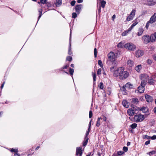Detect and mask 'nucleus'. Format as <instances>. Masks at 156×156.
I'll list each match as a JSON object with an SVG mask.
<instances>
[{
  "mask_svg": "<svg viewBox=\"0 0 156 156\" xmlns=\"http://www.w3.org/2000/svg\"><path fill=\"white\" fill-rule=\"evenodd\" d=\"M148 76L146 74H142L140 76V78L141 80L147 81L148 78Z\"/></svg>",
  "mask_w": 156,
  "mask_h": 156,
  "instance_id": "obj_9",
  "label": "nucleus"
},
{
  "mask_svg": "<svg viewBox=\"0 0 156 156\" xmlns=\"http://www.w3.org/2000/svg\"><path fill=\"white\" fill-rule=\"evenodd\" d=\"M123 153V152L122 151H120L118 152V154L119 155L122 154Z\"/></svg>",
  "mask_w": 156,
  "mask_h": 156,
  "instance_id": "obj_52",
  "label": "nucleus"
},
{
  "mask_svg": "<svg viewBox=\"0 0 156 156\" xmlns=\"http://www.w3.org/2000/svg\"><path fill=\"white\" fill-rule=\"evenodd\" d=\"M92 76L93 77V80L94 81H96V75L94 73H92Z\"/></svg>",
  "mask_w": 156,
  "mask_h": 156,
  "instance_id": "obj_39",
  "label": "nucleus"
},
{
  "mask_svg": "<svg viewBox=\"0 0 156 156\" xmlns=\"http://www.w3.org/2000/svg\"><path fill=\"white\" fill-rule=\"evenodd\" d=\"M85 139H86V140H85V141L84 142L83 144V145L84 146H85L87 144L88 141V138L85 137Z\"/></svg>",
  "mask_w": 156,
  "mask_h": 156,
  "instance_id": "obj_41",
  "label": "nucleus"
},
{
  "mask_svg": "<svg viewBox=\"0 0 156 156\" xmlns=\"http://www.w3.org/2000/svg\"><path fill=\"white\" fill-rule=\"evenodd\" d=\"M148 82L150 84H153L154 83V80L153 79L151 78L148 80Z\"/></svg>",
  "mask_w": 156,
  "mask_h": 156,
  "instance_id": "obj_31",
  "label": "nucleus"
},
{
  "mask_svg": "<svg viewBox=\"0 0 156 156\" xmlns=\"http://www.w3.org/2000/svg\"><path fill=\"white\" fill-rule=\"evenodd\" d=\"M42 11V9H41V11H39V16L38 17V20L40 18V17H41V16Z\"/></svg>",
  "mask_w": 156,
  "mask_h": 156,
  "instance_id": "obj_50",
  "label": "nucleus"
},
{
  "mask_svg": "<svg viewBox=\"0 0 156 156\" xmlns=\"http://www.w3.org/2000/svg\"><path fill=\"white\" fill-rule=\"evenodd\" d=\"M144 115L138 114L135 115L134 117V120L136 122L142 121L144 119Z\"/></svg>",
  "mask_w": 156,
  "mask_h": 156,
  "instance_id": "obj_5",
  "label": "nucleus"
},
{
  "mask_svg": "<svg viewBox=\"0 0 156 156\" xmlns=\"http://www.w3.org/2000/svg\"><path fill=\"white\" fill-rule=\"evenodd\" d=\"M133 85L131 84L130 83H128L125 86H123L121 87L120 89L121 91L124 92L123 93V94H125L126 93V91L127 90L133 88Z\"/></svg>",
  "mask_w": 156,
  "mask_h": 156,
  "instance_id": "obj_2",
  "label": "nucleus"
},
{
  "mask_svg": "<svg viewBox=\"0 0 156 156\" xmlns=\"http://www.w3.org/2000/svg\"><path fill=\"white\" fill-rule=\"evenodd\" d=\"M100 3V6L102 7L103 8H104L105 6L106 3V2H105V1L104 0H102L101 1Z\"/></svg>",
  "mask_w": 156,
  "mask_h": 156,
  "instance_id": "obj_27",
  "label": "nucleus"
},
{
  "mask_svg": "<svg viewBox=\"0 0 156 156\" xmlns=\"http://www.w3.org/2000/svg\"><path fill=\"white\" fill-rule=\"evenodd\" d=\"M72 60V58L71 56H68L66 58V60L69 61H71Z\"/></svg>",
  "mask_w": 156,
  "mask_h": 156,
  "instance_id": "obj_42",
  "label": "nucleus"
},
{
  "mask_svg": "<svg viewBox=\"0 0 156 156\" xmlns=\"http://www.w3.org/2000/svg\"><path fill=\"white\" fill-rule=\"evenodd\" d=\"M125 48L128 49L129 51H134L136 48V46L132 43H128L125 44L124 45Z\"/></svg>",
  "mask_w": 156,
  "mask_h": 156,
  "instance_id": "obj_3",
  "label": "nucleus"
},
{
  "mask_svg": "<svg viewBox=\"0 0 156 156\" xmlns=\"http://www.w3.org/2000/svg\"><path fill=\"white\" fill-rule=\"evenodd\" d=\"M115 15H113V16H112V20L113 21L115 19Z\"/></svg>",
  "mask_w": 156,
  "mask_h": 156,
  "instance_id": "obj_61",
  "label": "nucleus"
},
{
  "mask_svg": "<svg viewBox=\"0 0 156 156\" xmlns=\"http://www.w3.org/2000/svg\"><path fill=\"white\" fill-rule=\"evenodd\" d=\"M142 68V67L141 65H138L135 67V69L137 72H139L141 70Z\"/></svg>",
  "mask_w": 156,
  "mask_h": 156,
  "instance_id": "obj_23",
  "label": "nucleus"
},
{
  "mask_svg": "<svg viewBox=\"0 0 156 156\" xmlns=\"http://www.w3.org/2000/svg\"><path fill=\"white\" fill-rule=\"evenodd\" d=\"M83 0H77V2L78 3H80L83 2Z\"/></svg>",
  "mask_w": 156,
  "mask_h": 156,
  "instance_id": "obj_63",
  "label": "nucleus"
},
{
  "mask_svg": "<svg viewBox=\"0 0 156 156\" xmlns=\"http://www.w3.org/2000/svg\"><path fill=\"white\" fill-rule=\"evenodd\" d=\"M144 54L143 51L138 50L136 52V56L137 57H140L142 56Z\"/></svg>",
  "mask_w": 156,
  "mask_h": 156,
  "instance_id": "obj_12",
  "label": "nucleus"
},
{
  "mask_svg": "<svg viewBox=\"0 0 156 156\" xmlns=\"http://www.w3.org/2000/svg\"><path fill=\"white\" fill-rule=\"evenodd\" d=\"M77 17V15L76 13L73 12L72 14V18H75Z\"/></svg>",
  "mask_w": 156,
  "mask_h": 156,
  "instance_id": "obj_48",
  "label": "nucleus"
},
{
  "mask_svg": "<svg viewBox=\"0 0 156 156\" xmlns=\"http://www.w3.org/2000/svg\"><path fill=\"white\" fill-rule=\"evenodd\" d=\"M131 30H129V28L128 29L125 31L123 32L122 34V36H125L128 33V32Z\"/></svg>",
  "mask_w": 156,
  "mask_h": 156,
  "instance_id": "obj_32",
  "label": "nucleus"
},
{
  "mask_svg": "<svg viewBox=\"0 0 156 156\" xmlns=\"http://www.w3.org/2000/svg\"><path fill=\"white\" fill-rule=\"evenodd\" d=\"M5 82L4 81V82L2 84V85L1 86V89H2V88H3V87H4V84H5Z\"/></svg>",
  "mask_w": 156,
  "mask_h": 156,
  "instance_id": "obj_62",
  "label": "nucleus"
},
{
  "mask_svg": "<svg viewBox=\"0 0 156 156\" xmlns=\"http://www.w3.org/2000/svg\"><path fill=\"white\" fill-rule=\"evenodd\" d=\"M133 23L131 26L129 28V30H131L133 27L135 26L138 23L136 20H134L133 21Z\"/></svg>",
  "mask_w": 156,
  "mask_h": 156,
  "instance_id": "obj_21",
  "label": "nucleus"
},
{
  "mask_svg": "<svg viewBox=\"0 0 156 156\" xmlns=\"http://www.w3.org/2000/svg\"><path fill=\"white\" fill-rule=\"evenodd\" d=\"M137 125L135 123H134L131 125L130 126L132 129H135L137 127Z\"/></svg>",
  "mask_w": 156,
  "mask_h": 156,
  "instance_id": "obj_33",
  "label": "nucleus"
},
{
  "mask_svg": "<svg viewBox=\"0 0 156 156\" xmlns=\"http://www.w3.org/2000/svg\"><path fill=\"white\" fill-rule=\"evenodd\" d=\"M102 119L101 117L98 118V120L96 124V126H99L100 125V119Z\"/></svg>",
  "mask_w": 156,
  "mask_h": 156,
  "instance_id": "obj_29",
  "label": "nucleus"
},
{
  "mask_svg": "<svg viewBox=\"0 0 156 156\" xmlns=\"http://www.w3.org/2000/svg\"><path fill=\"white\" fill-rule=\"evenodd\" d=\"M147 63L149 64H151L152 62V61L151 60H150V59H148V60H147Z\"/></svg>",
  "mask_w": 156,
  "mask_h": 156,
  "instance_id": "obj_55",
  "label": "nucleus"
},
{
  "mask_svg": "<svg viewBox=\"0 0 156 156\" xmlns=\"http://www.w3.org/2000/svg\"><path fill=\"white\" fill-rule=\"evenodd\" d=\"M124 70V68L122 67H120L115 71L114 75L115 76H120L122 72Z\"/></svg>",
  "mask_w": 156,
  "mask_h": 156,
  "instance_id": "obj_6",
  "label": "nucleus"
},
{
  "mask_svg": "<svg viewBox=\"0 0 156 156\" xmlns=\"http://www.w3.org/2000/svg\"><path fill=\"white\" fill-rule=\"evenodd\" d=\"M90 128H88V131L86 133V137H85L86 138H88L87 137V136L89 135V133L90 131Z\"/></svg>",
  "mask_w": 156,
  "mask_h": 156,
  "instance_id": "obj_45",
  "label": "nucleus"
},
{
  "mask_svg": "<svg viewBox=\"0 0 156 156\" xmlns=\"http://www.w3.org/2000/svg\"><path fill=\"white\" fill-rule=\"evenodd\" d=\"M139 101L136 98H133L131 102L133 104H137L138 103Z\"/></svg>",
  "mask_w": 156,
  "mask_h": 156,
  "instance_id": "obj_25",
  "label": "nucleus"
},
{
  "mask_svg": "<svg viewBox=\"0 0 156 156\" xmlns=\"http://www.w3.org/2000/svg\"><path fill=\"white\" fill-rule=\"evenodd\" d=\"M155 151H152L151 152H150L148 153H147V154H148L150 156L152 155V154H154L155 153Z\"/></svg>",
  "mask_w": 156,
  "mask_h": 156,
  "instance_id": "obj_44",
  "label": "nucleus"
},
{
  "mask_svg": "<svg viewBox=\"0 0 156 156\" xmlns=\"http://www.w3.org/2000/svg\"><path fill=\"white\" fill-rule=\"evenodd\" d=\"M76 1H73L71 2V5L72 6H73L75 5Z\"/></svg>",
  "mask_w": 156,
  "mask_h": 156,
  "instance_id": "obj_51",
  "label": "nucleus"
},
{
  "mask_svg": "<svg viewBox=\"0 0 156 156\" xmlns=\"http://www.w3.org/2000/svg\"><path fill=\"white\" fill-rule=\"evenodd\" d=\"M144 90V87L141 86H139L138 87V91L140 93H143Z\"/></svg>",
  "mask_w": 156,
  "mask_h": 156,
  "instance_id": "obj_24",
  "label": "nucleus"
},
{
  "mask_svg": "<svg viewBox=\"0 0 156 156\" xmlns=\"http://www.w3.org/2000/svg\"><path fill=\"white\" fill-rule=\"evenodd\" d=\"M156 4V2L153 0H147L146 1V4L149 6H153Z\"/></svg>",
  "mask_w": 156,
  "mask_h": 156,
  "instance_id": "obj_10",
  "label": "nucleus"
},
{
  "mask_svg": "<svg viewBox=\"0 0 156 156\" xmlns=\"http://www.w3.org/2000/svg\"><path fill=\"white\" fill-rule=\"evenodd\" d=\"M83 153L82 149L80 147H77L76 148V154L77 156H81Z\"/></svg>",
  "mask_w": 156,
  "mask_h": 156,
  "instance_id": "obj_11",
  "label": "nucleus"
},
{
  "mask_svg": "<svg viewBox=\"0 0 156 156\" xmlns=\"http://www.w3.org/2000/svg\"><path fill=\"white\" fill-rule=\"evenodd\" d=\"M102 119H103V120L104 121H106V120H107V118H106L104 116H103V118H102Z\"/></svg>",
  "mask_w": 156,
  "mask_h": 156,
  "instance_id": "obj_59",
  "label": "nucleus"
},
{
  "mask_svg": "<svg viewBox=\"0 0 156 156\" xmlns=\"http://www.w3.org/2000/svg\"><path fill=\"white\" fill-rule=\"evenodd\" d=\"M140 110L142 111L144 113H147L148 110L147 108L145 107H143L140 108Z\"/></svg>",
  "mask_w": 156,
  "mask_h": 156,
  "instance_id": "obj_22",
  "label": "nucleus"
},
{
  "mask_svg": "<svg viewBox=\"0 0 156 156\" xmlns=\"http://www.w3.org/2000/svg\"><path fill=\"white\" fill-rule=\"evenodd\" d=\"M128 114L130 116H133L135 113V111L134 109H129L127 111Z\"/></svg>",
  "mask_w": 156,
  "mask_h": 156,
  "instance_id": "obj_16",
  "label": "nucleus"
},
{
  "mask_svg": "<svg viewBox=\"0 0 156 156\" xmlns=\"http://www.w3.org/2000/svg\"><path fill=\"white\" fill-rule=\"evenodd\" d=\"M101 70H102L101 69H98L97 71V74L98 75H100L101 74Z\"/></svg>",
  "mask_w": 156,
  "mask_h": 156,
  "instance_id": "obj_46",
  "label": "nucleus"
},
{
  "mask_svg": "<svg viewBox=\"0 0 156 156\" xmlns=\"http://www.w3.org/2000/svg\"><path fill=\"white\" fill-rule=\"evenodd\" d=\"M128 73L126 71H123L120 76L119 78L120 79H125L128 76Z\"/></svg>",
  "mask_w": 156,
  "mask_h": 156,
  "instance_id": "obj_8",
  "label": "nucleus"
},
{
  "mask_svg": "<svg viewBox=\"0 0 156 156\" xmlns=\"http://www.w3.org/2000/svg\"><path fill=\"white\" fill-rule=\"evenodd\" d=\"M145 97L147 101L148 102H151L154 100L152 97L147 94L145 95Z\"/></svg>",
  "mask_w": 156,
  "mask_h": 156,
  "instance_id": "obj_13",
  "label": "nucleus"
},
{
  "mask_svg": "<svg viewBox=\"0 0 156 156\" xmlns=\"http://www.w3.org/2000/svg\"><path fill=\"white\" fill-rule=\"evenodd\" d=\"M123 106L126 108H128L129 105V103L126 100H124L122 101Z\"/></svg>",
  "mask_w": 156,
  "mask_h": 156,
  "instance_id": "obj_17",
  "label": "nucleus"
},
{
  "mask_svg": "<svg viewBox=\"0 0 156 156\" xmlns=\"http://www.w3.org/2000/svg\"><path fill=\"white\" fill-rule=\"evenodd\" d=\"M82 7L81 5H76L75 7L76 11L78 13H79Z\"/></svg>",
  "mask_w": 156,
  "mask_h": 156,
  "instance_id": "obj_15",
  "label": "nucleus"
},
{
  "mask_svg": "<svg viewBox=\"0 0 156 156\" xmlns=\"http://www.w3.org/2000/svg\"><path fill=\"white\" fill-rule=\"evenodd\" d=\"M151 138L152 140H155L156 139V135H154L151 137Z\"/></svg>",
  "mask_w": 156,
  "mask_h": 156,
  "instance_id": "obj_56",
  "label": "nucleus"
},
{
  "mask_svg": "<svg viewBox=\"0 0 156 156\" xmlns=\"http://www.w3.org/2000/svg\"><path fill=\"white\" fill-rule=\"evenodd\" d=\"M142 138L143 139H147L148 140H149L151 138V137L147 135L143 136Z\"/></svg>",
  "mask_w": 156,
  "mask_h": 156,
  "instance_id": "obj_36",
  "label": "nucleus"
},
{
  "mask_svg": "<svg viewBox=\"0 0 156 156\" xmlns=\"http://www.w3.org/2000/svg\"><path fill=\"white\" fill-rule=\"evenodd\" d=\"M156 40V32L151 36V41L153 42L154 41Z\"/></svg>",
  "mask_w": 156,
  "mask_h": 156,
  "instance_id": "obj_19",
  "label": "nucleus"
},
{
  "mask_svg": "<svg viewBox=\"0 0 156 156\" xmlns=\"http://www.w3.org/2000/svg\"><path fill=\"white\" fill-rule=\"evenodd\" d=\"M94 53L95 57L96 58L97 56V49L96 48H95L94 49Z\"/></svg>",
  "mask_w": 156,
  "mask_h": 156,
  "instance_id": "obj_43",
  "label": "nucleus"
},
{
  "mask_svg": "<svg viewBox=\"0 0 156 156\" xmlns=\"http://www.w3.org/2000/svg\"><path fill=\"white\" fill-rule=\"evenodd\" d=\"M133 19V18L131 16L129 15L127 17L126 20L128 21H129L130 20H132Z\"/></svg>",
  "mask_w": 156,
  "mask_h": 156,
  "instance_id": "obj_34",
  "label": "nucleus"
},
{
  "mask_svg": "<svg viewBox=\"0 0 156 156\" xmlns=\"http://www.w3.org/2000/svg\"><path fill=\"white\" fill-rule=\"evenodd\" d=\"M127 64L128 66L132 67L134 66V62L132 60L129 59L127 61Z\"/></svg>",
  "mask_w": 156,
  "mask_h": 156,
  "instance_id": "obj_14",
  "label": "nucleus"
},
{
  "mask_svg": "<svg viewBox=\"0 0 156 156\" xmlns=\"http://www.w3.org/2000/svg\"><path fill=\"white\" fill-rule=\"evenodd\" d=\"M135 12L136 10L135 9H133L131 12V13L129 15L131 16L133 18L135 15Z\"/></svg>",
  "mask_w": 156,
  "mask_h": 156,
  "instance_id": "obj_28",
  "label": "nucleus"
},
{
  "mask_svg": "<svg viewBox=\"0 0 156 156\" xmlns=\"http://www.w3.org/2000/svg\"><path fill=\"white\" fill-rule=\"evenodd\" d=\"M115 68V66L111 67L110 68V70L112 72L113 71V69H114Z\"/></svg>",
  "mask_w": 156,
  "mask_h": 156,
  "instance_id": "obj_57",
  "label": "nucleus"
},
{
  "mask_svg": "<svg viewBox=\"0 0 156 156\" xmlns=\"http://www.w3.org/2000/svg\"><path fill=\"white\" fill-rule=\"evenodd\" d=\"M98 87L101 89H103L104 88V86H103V83L101 82L98 85Z\"/></svg>",
  "mask_w": 156,
  "mask_h": 156,
  "instance_id": "obj_37",
  "label": "nucleus"
},
{
  "mask_svg": "<svg viewBox=\"0 0 156 156\" xmlns=\"http://www.w3.org/2000/svg\"><path fill=\"white\" fill-rule=\"evenodd\" d=\"M14 156H20V155L18 154L17 153H16L14 154Z\"/></svg>",
  "mask_w": 156,
  "mask_h": 156,
  "instance_id": "obj_64",
  "label": "nucleus"
},
{
  "mask_svg": "<svg viewBox=\"0 0 156 156\" xmlns=\"http://www.w3.org/2000/svg\"><path fill=\"white\" fill-rule=\"evenodd\" d=\"M69 71L71 75L72 76L73 75L74 73L73 69L70 68Z\"/></svg>",
  "mask_w": 156,
  "mask_h": 156,
  "instance_id": "obj_40",
  "label": "nucleus"
},
{
  "mask_svg": "<svg viewBox=\"0 0 156 156\" xmlns=\"http://www.w3.org/2000/svg\"><path fill=\"white\" fill-rule=\"evenodd\" d=\"M108 59L107 61V63L110 65L112 63H114L115 61L116 56L115 54L113 52H110L108 55Z\"/></svg>",
  "mask_w": 156,
  "mask_h": 156,
  "instance_id": "obj_1",
  "label": "nucleus"
},
{
  "mask_svg": "<svg viewBox=\"0 0 156 156\" xmlns=\"http://www.w3.org/2000/svg\"><path fill=\"white\" fill-rule=\"evenodd\" d=\"M156 21V13H155L151 17L150 20L147 23L145 27L147 29L149 26L150 24H152Z\"/></svg>",
  "mask_w": 156,
  "mask_h": 156,
  "instance_id": "obj_4",
  "label": "nucleus"
},
{
  "mask_svg": "<svg viewBox=\"0 0 156 156\" xmlns=\"http://www.w3.org/2000/svg\"><path fill=\"white\" fill-rule=\"evenodd\" d=\"M62 0H56L55 5L56 6H59L62 4Z\"/></svg>",
  "mask_w": 156,
  "mask_h": 156,
  "instance_id": "obj_26",
  "label": "nucleus"
},
{
  "mask_svg": "<svg viewBox=\"0 0 156 156\" xmlns=\"http://www.w3.org/2000/svg\"><path fill=\"white\" fill-rule=\"evenodd\" d=\"M123 45V43L122 42H120L117 45V47L119 48H122Z\"/></svg>",
  "mask_w": 156,
  "mask_h": 156,
  "instance_id": "obj_38",
  "label": "nucleus"
},
{
  "mask_svg": "<svg viewBox=\"0 0 156 156\" xmlns=\"http://www.w3.org/2000/svg\"><path fill=\"white\" fill-rule=\"evenodd\" d=\"M12 152H17L18 151V150L16 149L12 148L10 150Z\"/></svg>",
  "mask_w": 156,
  "mask_h": 156,
  "instance_id": "obj_47",
  "label": "nucleus"
},
{
  "mask_svg": "<svg viewBox=\"0 0 156 156\" xmlns=\"http://www.w3.org/2000/svg\"><path fill=\"white\" fill-rule=\"evenodd\" d=\"M123 150L124 151L126 152L128 151V148L127 147H124L123 148Z\"/></svg>",
  "mask_w": 156,
  "mask_h": 156,
  "instance_id": "obj_53",
  "label": "nucleus"
},
{
  "mask_svg": "<svg viewBox=\"0 0 156 156\" xmlns=\"http://www.w3.org/2000/svg\"><path fill=\"white\" fill-rule=\"evenodd\" d=\"M98 64L101 68L103 67V64L102 61L101 60H99L98 61Z\"/></svg>",
  "mask_w": 156,
  "mask_h": 156,
  "instance_id": "obj_35",
  "label": "nucleus"
},
{
  "mask_svg": "<svg viewBox=\"0 0 156 156\" xmlns=\"http://www.w3.org/2000/svg\"><path fill=\"white\" fill-rule=\"evenodd\" d=\"M41 3L44 4L46 3L47 0H40Z\"/></svg>",
  "mask_w": 156,
  "mask_h": 156,
  "instance_id": "obj_49",
  "label": "nucleus"
},
{
  "mask_svg": "<svg viewBox=\"0 0 156 156\" xmlns=\"http://www.w3.org/2000/svg\"><path fill=\"white\" fill-rule=\"evenodd\" d=\"M71 32H70V42L69 43V51H68V54L69 55H71L72 54V51H71Z\"/></svg>",
  "mask_w": 156,
  "mask_h": 156,
  "instance_id": "obj_20",
  "label": "nucleus"
},
{
  "mask_svg": "<svg viewBox=\"0 0 156 156\" xmlns=\"http://www.w3.org/2000/svg\"><path fill=\"white\" fill-rule=\"evenodd\" d=\"M147 83V81H143L142 80L141 82V86H140L144 87L146 84Z\"/></svg>",
  "mask_w": 156,
  "mask_h": 156,
  "instance_id": "obj_30",
  "label": "nucleus"
},
{
  "mask_svg": "<svg viewBox=\"0 0 156 156\" xmlns=\"http://www.w3.org/2000/svg\"><path fill=\"white\" fill-rule=\"evenodd\" d=\"M69 66L67 65H66L65 66H64L63 67L62 69H67L68 67Z\"/></svg>",
  "mask_w": 156,
  "mask_h": 156,
  "instance_id": "obj_60",
  "label": "nucleus"
},
{
  "mask_svg": "<svg viewBox=\"0 0 156 156\" xmlns=\"http://www.w3.org/2000/svg\"><path fill=\"white\" fill-rule=\"evenodd\" d=\"M142 39L144 43L147 44L150 41L151 37L148 35H144L142 36Z\"/></svg>",
  "mask_w": 156,
  "mask_h": 156,
  "instance_id": "obj_7",
  "label": "nucleus"
},
{
  "mask_svg": "<svg viewBox=\"0 0 156 156\" xmlns=\"http://www.w3.org/2000/svg\"><path fill=\"white\" fill-rule=\"evenodd\" d=\"M92 116V113L91 111H90L89 112V117L90 118H91Z\"/></svg>",
  "mask_w": 156,
  "mask_h": 156,
  "instance_id": "obj_54",
  "label": "nucleus"
},
{
  "mask_svg": "<svg viewBox=\"0 0 156 156\" xmlns=\"http://www.w3.org/2000/svg\"><path fill=\"white\" fill-rule=\"evenodd\" d=\"M150 140H148L145 142V144L146 145H147L150 143Z\"/></svg>",
  "mask_w": 156,
  "mask_h": 156,
  "instance_id": "obj_58",
  "label": "nucleus"
},
{
  "mask_svg": "<svg viewBox=\"0 0 156 156\" xmlns=\"http://www.w3.org/2000/svg\"><path fill=\"white\" fill-rule=\"evenodd\" d=\"M144 31V30L143 28H139L138 30V32L137 33V35L138 36H141L142 34Z\"/></svg>",
  "mask_w": 156,
  "mask_h": 156,
  "instance_id": "obj_18",
  "label": "nucleus"
}]
</instances>
